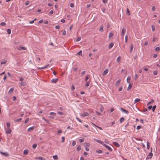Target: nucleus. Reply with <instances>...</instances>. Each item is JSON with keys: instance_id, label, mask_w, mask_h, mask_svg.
<instances>
[{"instance_id": "1", "label": "nucleus", "mask_w": 160, "mask_h": 160, "mask_svg": "<svg viewBox=\"0 0 160 160\" xmlns=\"http://www.w3.org/2000/svg\"><path fill=\"white\" fill-rule=\"evenodd\" d=\"M5 131L7 134H10L12 131L11 129L10 128H5Z\"/></svg>"}, {"instance_id": "2", "label": "nucleus", "mask_w": 160, "mask_h": 160, "mask_svg": "<svg viewBox=\"0 0 160 160\" xmlns=\"http://www.w3.org/2000/svg\"><path fill=\"white\" fill-rule=\"evenodd\" d=\"M89 115V113L87 112H84L83 113H81L80 114V116L82 117H86Z\"/></svg>"}, {"instance_id": "3", "label": "nucleus", "mask_w": 160, "mask_h": 160, "mask_svg": "<svg viewBox=\"0 0 160 160\" xmlns=\"http://www.w3.org/2000/svg\"><path fill=\"white\" fill-rule=\"evenodd\" d=\"M126 29L124 28H123L122 29V33H121V35L123 37L124 35L126 32Z\"/></svg>"}, {"instance_id": "4", "label": "nucleus", "mask_w": 160, "mask_h": 160, "mask_svg": "<svg viewBox=\"0 0 160 160\" xmlns=\"http://www.w3.org/2000/svg\"><path fill=\"white\" fill-rule=\"evenodd\" d=\"M0 153L5 157H8L9 156V154L7 152H3L1 151Z\"/></svg>"}, {"instance_id": "5", "label": "nucleus", "mask_w": 160, "mask_h": 160, "mask_svg": "<svg viewBox=\"0 0 160 160\" xmlns=\"http://www.w3.org/2000/svg\"><path fill=\"white\" fill-rule=\"evenodd\" d=\"M103 146H105L106 148H107L109 151H112V148L109 146L107 145L106 144H104V145H103Z\"/></svg>"}, {"instance_id": "6", "label": "nucleus", "mask_w": 160, "mask_h": 160, "mask_svg": "<svg viewBox=\"0 0 160 160\" xmlns=\"http://www.w3.org/2000/svg\"><path fill=\"white\" fill-rule=\"evenodd\" d=\"M108 69H106L102 73V75L104 76L108 73Z\"/></svg>"}, {"instance_id": "7", "label": "nucleus", "mask_w": 160, "mask_h": 160, "mask_svg": "<svg viewBox=\"0 0 160 160\" xmlns=\"http://www.w3.org/2000/svg\"><path fill=\"white\" fill-rule=\"evenodd\" d=\"M120 110L127 114H128V112L127 110L126 109H124L122 108H121Z\"/></svg>"}, {"instance_id": "8", "label": "nucleus", "mask_w": 160, "mask_h": 160, "mask_svg": "<svg viewBox=\"0 0 160 160\" xmlns=\"http://www.w3.org/2000/svg\"><path fill=\"white\" fill-rule=\"evenodd\" d=\"M34 128H35V127L34 126H32V127H30L28 129L27 131L29 132H30L32 131L34 129Z\"/></svg>"}, {"instance_id": "9", "label": "nucleus", "mask_w": 160, "mask_h": 160, "mask_svg": "<svg viewBox=\"0 0 160 160\" xmlns=\"http://www.w3.org/2000/svg\"><path fill=\"white\" fill-rule=\"evenodd\" d=\"M58 81V78L53 79L51 80V82L52 83H56Z\"/></svg>"}, {"instance_id": "10", "label": "nucleus", "mask_w": 160, "mask_h": 160, "mask_svg": "<svg viewBox=\"0 0 160 160\" xmlns=\"http://www.w3.org/2000/svg\"><path fill=\"white\" fill-rule=\"evenodd\" d=\"M35 159H39L40 160H46L45 158L40 157H37L35 158Z\"/></svg>"}, {"instance_id": "11", "label": "nucleus", "mask_w": 160, "mask_h": 160, "mask_svg": "<svg viewBox=\"0 0 160 160\" xmlns=\"http://www.w3.org/2000/svg\"><path fill=\"white\" fill-rule=\"evenodd\" d=\"M49 66V64H48V65H45L44 67H42V68H38V69H44L45 68H47Z\"/></svg>"}, {"instance_id": "12", "label": "nucleus", "mask_w": 160, "mask_h": 160, "mask_svg": "<svg viewBox=\"0 0 160 160\" xmlns=\"http://www.w3.org/2000/svg\"><path fill=\"white\" fill-rule=\"evenodd\" d=\"M18 49L19 50H26V48H25V47H20L19 48H18Z\"/></svg>"}, {"instance_id": "13", "label": "nucleus", "mask_w": 160, "mask_h": 160, "mask_svg": "<svg viewBox=\"0 0 160 160\" xmlns=\"http://www.w3.org/2000/svg\"><path fill=\"white\" fill-rule=\"evenodd\" d=\"M95 140L97 142L101 144L102 145H103V146L104 145V144L103 143V142H101V141L99 140H97V139H95Z\"/></svg>"}, {"instance_id": "14", "label": "nucleus", "mask_w": 160, "mask_h": 160, "mask_svg": "<svg viewBox=\"0 0 160 160\" xmlns=\"http://www.w3.org/2000/svg\"><path fill=\"white\" fill-rule=\"evenodd\" d=\"M120 81H121V80L120 79H119L118 81H117L116 82V84H115L116 86H119V85L120 84Z\"/></svg>"}, {"instance_id": "15", "label": "nucleus", "mask_w": 160, "mask_h": 160, "mask_svg": "<svg viewBox=\"0 0 160 160\" xmlns=\"http://www.w3.org/2000/svg\"><path fill=\"white\" fill-rule=\"evenodd\" d=\"M114 45V43L113 42L109 44L108 48L109 49L111 48Z\"/></svg>"}, {"instance_id": "16", "label": "nucleus", "mask_w": 160, "mask_h": 160, "mask_svg": "<svg viewBox=\"0 0 160 160\" xmlns=\"http://www.w3.org/2000/svg\"><path fill=\"white\" fill-rule=\"evenodd\" d=\"M7 62V60H3L1 61V64H4L6 63Z\"/></svg>"}, {"instance_id": "17", "label": "nucleus", "mask_w": 160, "mask_h": 160, "mask_svg": "<svg viewBox=\"0 0 160 160\" xmlns=\"http://www.w3.org/2000/svg\"><path fill=\"white\" fill-rule=\"evenodd\" d=\"M28 152V149L24 150L23 151V153L25 155H27Z\"/></svg>"}, {"instance_id": "18", "label": "nucleus", "mask_w": 160, "mask_h": 160, "mask_svg": "<svg viewBox=\"0 0 160 160\" xmlns=\"http://www.w3.org/2000/svg\"><path fill=\"white\" fill-rule=\"evenodd\" d=\"M131 77L130 76H128L127 79V82L128 83H129L130 82Z\"/></svg>"}, {"instance_id": "19", "label": "nucleus", "mask_w": 160, "mask_h": 160, "mask_svg": "<svg viewBox=\"0 0 160 160\" xmlns=\"http://www.w3.org/2000/svg\"><path fill=\"white\" fill-rule=\"evenodd\" d=\"M113 144L117 147H120V145L117 142H113Z\"/></svg>"}, {"instance_id": "20", "label": "nucleus", "mask_w": 160, "mask_h": 160, "mask_svg": "<svg viewBox=\"0 0 160 160\" xmlns=\"http://www.w3.org/2000/svg\"><path fill=\"white\" fill-rule=\"evenodd\" d=\"M7 128H10L11 126V123L10 122H7L6 123Z\"/></svg>"}, {"instance_id": "21", "label": "nucleus", "mask_w": 160, "mask_h": 160, "mask_svg": "<svg viewBox=\"0 0 160 160\" xmlns=\"http://www.w3.org/2000/svg\"><path fill=\"white\" fill-rule=\"evenodd\" d=\"M121 57L120 56H118L117 59V60H116V61H117V62H119L120 61H121Z\"/></svg>"}, {"instance_id": "22", "label": "nucleus", "mask_w": 160, "mask_h": 160, "mask_svg": "<svg viewBox=\"0 0 160 160\" xmlns=\"http://www.w3.org/2000/svg\"><path fill=\"white\" fill-rule=\"evenodd\" d=\"M154 102V100L153 99L151 100L150 101L148 102L147 104L148 105H149L152 103Z\"/></svg>"}, {"instance_id": "23", "label": "nucleus", "mask_w": 160, "mask_h": 160, "mask_svg": "<svg viewBox=\"0 0 160 160\" xmlns=\"http://www.w3.org/2000/svg\"><path fill=\"white\" fill-rule=\"evenodd\" d=\"M53 158L55 160H58V157L57 155L53 156Z\"/></svg>"}, {"instance_id": "24", "label": "nucleus", "mask_w": 160, "mask_h": 160, "mask_svg": "<svg viewBox=\"0 0 160 160\" xmlns=\"http://www.w3.org/2000/svg\"><path fill=\"white\" fill-rule=\"evenodd\" d=\"M124 118H123V117H122L121 118H120V119L119 120H120V123H122L123 122L124 120Z\"/></svg>"}, {"instance_id": "25", "label": "nucleus", "mask_w": 160, "mask_h": 160, "mask_svg": "<svg viewBox=\"0 0 160 160\" xmlns=\"http://www.w3.org/2000/svg\"><path fill=\"white\" fill-rule=\"evenodd\" d=\"M14 89L13 88H11L8 91V93H12L13 92Z\"/></svg>"}, {"instance_id": "26", "label": "nucleus", "mask_w": 160, "mask_h": 160, "mask_svg": "<svg viewBox=\"0 0 160 160\" xmlns=\"http://www.w3.org/2000/svg\"><path fill=\"white\" fill-rule=\"evenodd\" d=\"M96 152L98 153H102V151L101 150H96Z\"/></svg>"}, {"instance_id": "27", "label": "nucleus", "mask_w": 160, "mask_h": 160, "mask_svg": "<svg viewBox=\"0 0 160 160\" xmlns=\"http://www.w3.org/2000/svg\"><path fill=\"white\" fill-rule=\"evenodd\" d=\"M113 34L112 33L110 32L109 34V38H111L113 36Z\"/></svg>"}, {"instance_id": "28", "label": "nucleus", "mask_w": 160, "mask_h": 160, "mask_svg": "<svg viewBox=\"0 0 160 160\" xmlns=\"http://www.w3.org/2000/svg\"><path fill=\"white\" fill-rule=\"evenodd\" d=\"M90 80H89V81H87V82H86V83L85 84V86L86 87H88L90 85Z\"/></svg>"}, {"instance_id": "29", "label": "nucleus", "mask_w": 160, "mask_h": 160, "mask_svg": "<svg viewBox=\"0 0 160 160\" xmlns=\"http://www.w3.org/2000/svg\"><path fill=\"white\" fill-rule=\"evenodd\" d=\"M132 87V85L130 84H129L128 85V87L127 88L128 90H129Z\"/></svg>"}, {"instance_id": "30", "label": "nucleus", "mask_w": 160, "mask_h": 160, "mask_svg": "<svg viewBox=\"0 0 160 160\" xmlns=\"http://www.w3.org/2000/svg\"><path fill=\"white\" fill-rule=\"evenodd\" d=\"M90 144L88 142H87L84 144V146L85 147H89L90 146Z\"/></svg>"}, {"instance_id": "31", "label": "nucleus", "mask_w": 160, "mask_h": 160, "mask_svg": "<svg viewBox=\"0 0 160 160\" xmlns=\"http://www.w3.org/2000/svg\"><path fill=\"white\" fill-rule=\"evenodd\" d=\"M90 78V76L89 75H87V76L85 78V80L86 81H87L88 79L89 78Z\"/></svg>"}, {"instance_id": "32", "label": "nucleus", "mask_w": 160, "mask_h": 160, "mask_svg": "<svg viewBox=\"0 0 160 160\" xmlns=\"http://www.w3.org/2000/svg\"><path fill=\"white\" fill-rule=\"evenodd\" d=\"M140 101V99L139 98H136L134 100V103H136L137 102H138Z\"/></svg>"}, {"instance_id": "33", "label": "nucleus", "mask_w": 160, "mask_h": 160, "mask_svg": "<svg viewBox=\"0 0 160 160\" xmlns=\"http://www.w3.org/2000/svg\"><path fill=\"white\" fill-rule=\"evenodd\" d=\"M147 148L148 149H149L150 148V145L149 142H147Z\"/></svg>"}, {"instance_id": "34", "label": "nucleus", "mask_w": 160, "mask_h": 160, "mask_svg": "<svg viewBox=\"0 0 160 160\" xmlns=\"http://www.w3.org/2000/svg\"><path fill=\"white\" fill-rule=\"evenodd\" d=\"M22 120V118H18V119H16L15 120V121L18 122L19 121H20Z\"/></svg>"}, {"instance_id": "35", "label": "nucleus", "mask_w": 160, "mask_h": 160, "mask_svg": "<svg viewBox=\"0 0 160 160\" xmlns=\"http://www.w3.org/2000/svg\"><path fill=\"white\" fill-rule=\"evenodd\" d=\"M50 114L52 115H53L55 116L56 115V114L55 113L53 112H51L50 113Z\"/></svg>"}, {"instance_id": "36", "label": "nucleus", "mask_w": 160, "mask_h": 160, "mask_svg": "<svg viewBox=\"0 0 160 160\" xmlns=\"http://www.w3.org/2000/svg\"><path fill=\"white\" fill-rule=\"evenodd\" d=\"M128 36L127 35H126L125 37V42L126 43H127L128 40Z\"/></svg>"}, {"instance_id": "37", "label": "nucleus", "mask_w": 160, "mask_h": 160, "mask_svg": "<svg viewBox=\"0 0 160 160\" xmlns=\"http://www.w3.org/2000/svg\"><path fill=\"white\" fill-rule=\"evenodd\" d=\"M20 84L22 86H25L26 85V83L24 82H21Z\"/></svg>"}, {"instance_id": "38", "label": "nucleus", "mask_w": 160, "mask_h": 160, "mask_svg": "<svg viewBox=\"0 0 160 160\" xmlns=\"http://www.w3.org/2000/svg\"><path fill=\"white\" fill-rule=\"evenodd\" d=\"M133 45H132L131 46L130 49V52H132L133 49Z\"/></svg>"}, {"instance_id": "39", "label": "nucleus", "mask_w": 160, "mask_h": 160, "mask_svg": "<svg viewBox=\"0 0 160 160\" xmlns=\"http://www.w3.org/2000/svg\"><path fill=\"white\" fill-rule=\"evenodd\" d=\"M81 149V147L80 146H78V147H77V150L79 151V150H80Z\"/></svg>"}, {"instance_id": "40", "label": "nucleus", "mask_w": 160, "mask_h": 160, "mask_svg": "<svg viewBox=\"0 0 160 160\" xmlns=\"http://www.w3.org/2000/svg\"><path fill=\"white\" fill-rule=\"evenodd\" d=\"M155 50L156 51H159L160 50V47H157L155 49Z\"/></svg>"}, {"instance_id": "41", "label": "nucleus", "mask_w": 160, "mask_h": 160, "mask_svg": "<svg viewBox=\"0 0 160 160\" xmlns=\"http://www.w3.org/2000/svg\"><path fill=\"white\" fill-rule=\"evenodd\" d=\"M152 30L153 31H154L155 30V28L154 26L153 25H152L151 26Z\"/></svg>"}, {"instance_id": "42", "label": "nucleus", "mask_w": 160, "mask_h": 160, "mask_svg": "<svg viewBox=\"0 0 160 160\" xmlns=\"http://www.w3.org/2000/svg\"><path fill=\"white\" fill-rule=\"evenodd\" d=\"M7 32L8 34H10L11 33V30L8 29H7Z\"/></svg>"}, {"instance_id": "43", "label": "nucleus", "mask_w": 160, "mask_h": 160, "mask_svg": "<svg viewBox=\"0 0 160 160\" xmlns=\"http://www.w3.org/2000/svg\"><path fill=\"white\" fill-rule=\"evenodd\" d=\"M30 3V2L29 1H27L25 3V5L26 6H27Z\"/></svg>"}, {"instance_id": "44", "label": "nucleus", "mask_w": 160, "mask_h": 160, "mask_svg": "<svg viewBox=\"0 0 160 160\" xmlns=\"http://www.w3.org/2000/svg\"><path fill=\"white\" fill-rule=\"evenodd\" d=\"M156 108V105H154L153 107L152 108V112H154L155 109Z\"/></svg>"}, {"instance_id": "45", "label": "nucleus", "mask_w": 160, "mask_h": 160, "mask_svg": "<svg viewBox=\"0 0 160 160\" xmlns=\"http://www.w3.org/2000/svg\"><path fill=\"white\" fill-rule=\"evenodd\" d=\"M37 145L36 144H34L32 145V148H33L35 149L37 147Z\"/></svg>"}, {"instance_id": "46", "label": "nucleus", "mask_w": 160, "mask_h": 160, "mask_svg": "<svg viewBox=\"0 0 160 160\" xmlns=\"http://www.w3.org/2000/svg\"><path fill=\"white\" fill-rule=\"evenodd\" d=\"M103 26H101L100 28L99 31H100L102 32L103 31Z\"/></svg>"}, {"instance_id": "47", "label": "nucleus", "mask_w": 160, "mask_h": 160, "mask_svg": "<svg viewBox=\"0 0 160 160\" xmlns=\"http://www.w3.org/2000/svg\"><path fill=\"white\" fill-rule=\"evenodd\" d=\"M127 13L129 15H130V11H129V9L128 8H127Z\"/></svg>"}, {"instance_id": "48", "label": "nucleus", "mask_w": 160, "mask_h": 160, "mask_svg": "<svg viewBox=\"0 0 160 160\" xmlns=\"http://www.w3.org/2000/svg\"><path fill=\"white\" fill-rule=\"evenodd\" d=\"M81 39V38L80 37H79L78 38H77V40H76V41L77 42H78L79 41H80Z\"/></svg>"}, {"instance_id": "49", "label": "nucleus", "mask_w": 160, "mask_h": 160, "mask_svg": "<svg viewBox=\"0 0 160 160\" xmlns=\"http://www.w3.org/2000/svg\"><path fill=\"white\" fill-rule=\"evenodd\" d=\"M152 152H150L148 156L150 157V158H151L152 156Z\"/></svg>"}, {"instance_id": "50", "label": "nucleus", "mask_w": 160, "mask_h": 160, "mask_svg": "<svg viewBox=\"0 0 160 160\" xmlns=\"http://www.w3.org/2000/svg\"><path fill=\"white\" fill-rule=\"evenodd\" d=\"M76 144V142L75 141H73L72 142V145L73 146H74Z\"/></svg>"}, {"instance_id": "51", "label": "nucleus", "mask_w": 160, "mask_h": 160, "mask_svg": "<svg viewBox=\"0 0 160 160\" xmlns=\"http://www.w3.org/2000/svg\"><path fill=\"white\" fill-rule=\"evenodd\" d=\"M29 118H27L26 120H25V123H26L29 120Z\"/></svg>"}, {"instance_id": "52", "label": "nucleus", "mask_w": 160, "mask_h": 160, "mask_svg": "<svg viewBox=\"0 0 160 160\" xmlns=\"http://www.w3.org/2000/svg\"><path fill=\"white\" fill-rule=\"evenodd\" d=\"M84 139L83 138L80 139L79 140V142H83L84 141Z\"/></svg>"}, {"instance_id": "53", "label": "nucleus", "mask_w": 160, "mask_h": 160, "mask_svg": "<svg viewBox=\"0 0 160 160\" xmlns=\"http://www.w3.org/2000/svg\"><path fill=\"white\" fill-rule=\"evenodd\" d=\"M53 10H52L49 13V14L50 15H51L53 14Z\"/></svg>"}, {"instance_id": "54", "label": "nucleus", "mask_w": 160, "mask_h": 160, "mask_svg": "<svg viewBox=\"0 0 160 160\" xmlns=\"http://www.w3.org/2000/svg\"><path fill=\"white\" fill-rule=\"evenodd\" d=\"M1 25L2 26H5L6 25V23L4 22H2L1 23Z\"/></svg>"}, {"instance_id": "55", "label": "nucleus", "mask_w": 160, "mask_h": 160, "mask_svg": "<svg viewBox=\"0 0 160 160\" xmlns=\"http://www.w3.org/2000/svg\"><path fill=\"white\" fill-rule=\"evenodd\" d=\"M85 73L86 71H83L81 72V74L82 75H83L85 74Z\"/></svg>"}, {"instance_id": "56", "label": "nucleus", "mask_w": 160, "mask_h": 160, "mask_svg": "<svg viewBox=\"0 0 160 160\" xmlns=\"http://www.w3.org/2000/svg\"><path fill=\"white\" fill-rule=\"evenodd\" d=\"M58 113L60 115H62L63 114V113L61 112H58Z\"/></svg>"}, {"instance_id": "57", "label": "nucleus", "mask_w": 160, "mask_h": 160, "mask_svg": "<svg viewBox=\"0 0 160 160\" xmlns=\"http://www.w3.org/2000/svg\"><path fill=\"white\" fill-rule=\"evenodd\" d=\"M62 142H64L65 141V138L64 137H62Z\"/></svg>"}, {"instance_id": "58", "label": "nucleus", "mask_w": 160, "mask_h": 160, "mask_svg": "<svg viewBox=\"0 0 160 160\" xmlns=\"http://www.w3.org/2000/svg\"><path fill=\"white\" fill-rule=\"evenodd\" d=\"M155 9H156V8H155V6H153L152 8V10L153 11H154L155 10Z\"/></svg>"}, {"instance_id": "59", "label": "nucleus", "mask_w": 160, "mask_h": 160, "mask_svg": "<svg viewBox=\"0 0 160 160\" xmlns=\"http://www.w3.org/2000/svg\"><path fill=\"white\" fill-rule=\"evenodd\" d=\"M62 34L63 35H66V31H64Z\"/></svg>"}, {"instance_id": "60", "label": "nucleus", "mask_w": 160, "mask_h": 160, "mask_svg": "<svg viewBox=\"0 0 160 160\" xmlns=\"http://www.w3.org/2000/svg\"><path fill=\"white\" fill-rule=\"evenodd\" d=\"M100 110L101 112H102L103 110V108L102 107L100 108Z\"/></svg>"}, {"instance_id": "61", "label": "nucleus", "mask_w": 160, "mask_h": 160, "mask_svg": "<svg viewBox=\"0 0 160 160\" xmlns=\"http://www.w3.org/2000/svg\"><path fill=\"white\" fill-rule=\"evenodd\" d=\"M78 54V55H82V51H80L78 53H77Z\"/></svg>"}, {"instance_id": "62", "label": "nucleus", "mask_w": 160, "mask_h": 160, "mask_svg": "<svg viewBox=\"0 0 160 160\" xmlns=\"http://www.w3.org/2000/svg\"><path fill=\"white\" fill-rule=\"evenodd\" d=\"M62 132V131L61 130V129H59L58 131V133H61Z\"/></svg>"}, {"instance_id": "63", "label": "nucleus", "mask_w": 160, "mask_h": 160, "mask_svg": "<svg viewBox=\"0 0 160 160\" xmlns=\"http://www.w3.org/2000/svg\"><path fill=\"white\" fill-rule=\"evenodd\" d=\"M108 1V0H103V2L104 3H107Z\"/></svg>"}, {"instance_id": "64", "label": "nucleus", "mask_w": 160, "mask_h": 160, "mask_svg": "<svg viewBox=\"0 0 160 160\" xmlns=\"http://www.w3.org/2000/svg\"><path fill=\"white\" fill-rule=\"evenodd\" d=\"M55 28H56V29H59L60 28V26H59V25L56 26L55 27Z\"/></svg>"}]
</instances>
